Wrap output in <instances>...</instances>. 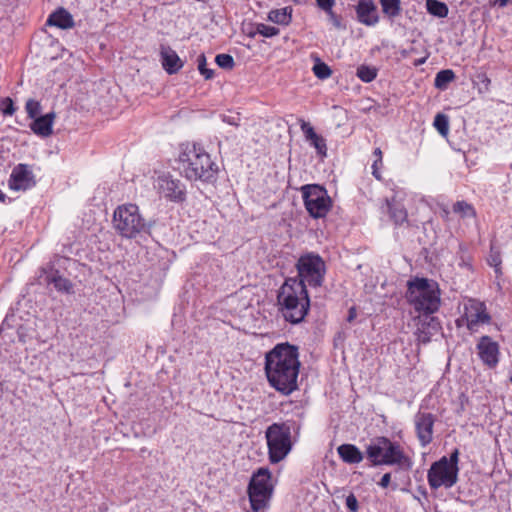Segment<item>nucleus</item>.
Returning a JSON list of instances; mask_svg holds the SVG:
<instances>
[{
    "label": "nucleus",
    "instance_id": "39",
    "mask_svg": "<svg viewBox=\"0 0 512 512\" xmlns=\"http://www.w3.org/2000/svg\"><path fill=\"white\" fill-rule=\"evenodd\" d=\"M0 109L2 110V113L4 115H13L16 111L15 107H14V103H13V100L10 98V97H6L4 99L1 100L0 102Z\"/></svg>",
    "mask_w": 512,
    "mask_h": 512
},
{
    "label": "nucleus",
    "instance_id": "17",
    "mask_svg": "<svg viewBox=\"0 0 512 512\" xmlns=\"http://www.w3.org/2000/svg\"><path fill=\"white\" fill-rule=\"evenodd\" d=\"M357 20L366 26H375L379 22L377 6L373 0H358L355 7Z\"/></svg>",
    "mask_w": 512,
    "mask_h": 512
},
{
    "label": "nucleus",
    "instance_id": "12",
    "mask_svg": "<svg viewBox=\"0 0 512 512\" xmlns=\"http://www.w3.org/2000/svg\"><path fill=\"white\" fill-rule=\"evenodd\" d=\"M154 188L159 195L172 202H182L186 197L185 185L168 173H162L154 181Z\"/></svg>",
    "mask_w": 512,
    "mask_h": 512
},
{
    "label": "nucleus",
    "instance_id": "25",
    "mask_svg": "<svg viewBox=\"0 0 512 512\" xmlns=\"http://www.w3.org/2000/svg\"><path fill=\"white\" fill-rule=\"evenodd\" d=\"M46 281L48 284H53L55 289L62 293L70 294L73 292V284L71 281L59 274L58 271H51L47 277Z\"/></svg>",
    "mask_w": 512,
    "mask_h": 512
},
{
    "label": "nucleus",
    "instance_id": "28",
    "mask_svg": "<svg viewBox=\"0 0 512 512\" xmlns=\"http://www.w3.org/2000/svg\"><path fill=\"white\" fill-rule=\"evenodd\" d=\"M427 11L438 18H445L448 15V6L438 0H426Z\"/></svg>",
    "mask_w": 512,
    "mask_h": 512
},
{
    "label": "nucleus",
    "instance_id": "42",
    "mask_svg": "<svg viewBox=\"0 0 512 512\" xmlns=\"http://www.w3.org/2000/svg\"><path fill=\"white\" fill-rule=\"evenodd\" d=\"M317 5L325 12H330L335 4V0H316Z\"/></svg>",
    "mask_w": 512,
    "mask_h": 512
},
{
    "label": "nucleus",
    "instance_id": "8",
    "mask_svg": "<svg viewBox=\"0 0 512 512\" xmlns=\"http://www.w3.org/2000/svg\"><path fill=\"white\" fill-rule=\"evenodd\" d=\"M300 190L304 206L312 218H323L328 214L332 200L324 187L318 184H307Z\"/></svg>",
    "mask_w": 512,
    "mask_h": 512
},
{
    "label": "nucleus",
    "instance_id": "43",
    "mask_svg": "<svg viewBox=\"0 0 512 512\" xmlns=\"http://www.w3.org/2000/svg\"><path fill=\"white\" fill-rule=\"evenodd\" d=\"M382 167V165H380L379 161H375L373 162L372 164V175L377 179V180H380L381 179V174L379 172V169Z\"/></svg>",
    "mask_w": 512,
    "mask_h": 512
},
{
    "label": "nucleus",
    "instance_id": "41",
    "mask_svg": "<svg viewBox=\"0 0 512 512\" xmlns=\"http://www.w3.org/2000/svg\"><path fill=\"white\" fill-rule=\"evenodd\" d=\"M459 451L458 449H455L449 458L448 459V462H449V466L450 467H453L457 470V472H459V467H458V461H459Z\"/></svg>",
    "mask_w": 512,
    "mask_h": 512
},
{
    "label": "nucleus",
    "instance_id": "44",
    "mask_svg": "<svg viewBox=\"0 0 512 512\" xmlns=\"http://www.w3.org/2000/svg\"><path fill=\"white\" fill-rule=\"evenodd\" d=\"M222 119L224 122L230 125L238 126L239 124V117L223 115Z\"/></svg>",
    "mask_w": 512,
    "mask_h": 512
},
{
    "label": "nucleus",
    "instance_id": "9",
    "mask_svg": "<svg viewBox=\"0 0 512 512\" xmlns=\"http://www.w3.org/2000/svg\"><path fill=\"white\" fill-rule=\"evenodd\" d=\"M297 270L300 279L306 286L308 284L312 287H318L322 285L324 275L326 272L325 262L323 259L315 253H306L302 255L297 262Z\"/></svg>",
    "mask_w": 512,
    "mask_h": 512
},
{
    "label": "nucleus",
    "instance_id": "24",
    "mask_svg": "<svg viewBox=\"0 0 512 512\" xmlns=\"http://www.w3.org/2000/svg\"><path fill=\"white\" fill-rule=\"evenodd\" d=\"M341 459L349 464H357L363 460L362 452L352 444H342L337 449Z\"/></svg>",
    "mask_w": 512,
    "mask_h": 512
},
{
    "label": "nucleus",
    "instance_id": "19",
    "mask_svg": "<svg viewBox=\"0 0 512 512\" xmlns=\"http://www.w3.org/2000/svg\"><path fill=\"white\" fill-rule=\"evenodd\" d=\"M440 323L436 317L420 318L417 323L415 335L420 343H428L432 336L436 335L440 330Z\"/></svg>",
    "mask_w": 512,
    "mask_h": 512
},
{
    "label": "nucleus",
    "instance_id": "10",
    "mask_svg": "<svg viewBox=\"0 0 512 512\" xmlns=\"http://www.w3.org/2000/svg\"><path fill=\"white\" fill-rule=\"evenodd\" d=\"M270 477L271 475L267 468H260L251 478L248 495L254 512H259L267 506L272 490Z\"/></svg>",
    "mask_w": 512,
    "mask_h": 512
},
{
    "label": "nucleus",
    "instance_id": "31",
    "mask_svg": "<svg viewBox=\"0 0 512 512\" xmlns=\"http://www.w3.org/2000/svg\"><path fill=\"white\" fill-rule=\"evenodd\" d=\"M357 77L363 82L369 83L377 76V69L372 66L360 65L356 72Z\"/></svg>",
    "mask_w": 512,
    "mask_h": 512
},
{
    "label": "nucleus",
    "instance_id": "37",
    "mask_svg": "<svg viewBox=\"0 0 512 512\" xmlns=\"http://www.w3.org/2000/svg\"><path fill=\"white\" fill-rule=\"evenodd\" d=\"M217 65L223 69H232L234 67V59L229 54H218L215 58Z\"/></svg>",
    "mask_w": 512,
    "mask_h": 512
},
{
    "label": "nucleus",
    "instance_id": "3",
    "mask_svg": "<svg viewBox=\"0 0 512 512\" xmlns=\"http://www.w3.org/2000/svg\"><path fill=\"white\" fill-rule=\"evenodd\" d=\"M178 170L190 181H212L217 172V165L210 155L196 144H183L178 157Z\"/></svg>",
    "mask_w": 512,
    "mask_h": 512
},
{
    "label": "nucleus",
    "instance_id": "4",
    "mask_svg": "<svg viewBox=\"0 0 512 512\" xmlns=\"http://www.w3.org/2000/svg\"><path fill=\"white\" fill-rule=\"evenodd\" d=\"M367 458L374 466L389 465L397 466L399 469L408 470L412 461L397 442L387 437L375 438L366 448Z\"/></svg>",
    "mask_w": 512,
    "mask_h": 512
},
{
    "label": "nucleus",
    "instance_id": "16",
    "mask_svg": "<svg viewBox=\"0 0 512 512\" xmlns=\"http://www.w3.org/2000/svg\"><path fill=\"white\" fill-rule=\"evenodd\" d=\"M414 422L418 440L425 447L432 442L435 417L431 413L418 412Z\"/></svg>",
    "mask_w": 512,
    "mask_h": 512
},
{
    "label": "nucleus",
    "instance_id": "1",
    "mask_svg": "<svg viewBox=\"0 0 512 512\" xmlns=\"http://www.w3.org/2000/svg\"><path fill=\"white\" fill-rule=\"evenodd\" d=\"M299 368L298 349L288 343L278 344L266 354L267 380L273 388L284 395H289L298 388Z\"/></svg>",
    "mask_w": 512,
    "mask_h": 512
},
{
    "label": "nucleus",
    "instance_id": "22",
    "mask_svg": "<svg viewBox=\"0 0 512 512\" xmlns=\"http://www.w3.org/2000/svg\"><path fill=\"white\" fill-rule=\"evenodd\" d=\"M55 117L56 114L54 112H50L45 115L39 116L37 118L32 119L33 121L30 123L29 127L31 131L37 136H40L42 138L49 137L53 133V124Z\"/></svg>",
    "mask_w": 512,
    "mask_h": 512
},
{
    "label": "nucleus",
    "instance_id": "5",
    "mask_svg": "<svg viewBox=\"0 0 512 512\" xmlns=\"http://www.w3.org/2000/svg\"><path fill=\"white\" fill-rule=\"evenodd\" d=\"M406 298L415 311L425 315L433 314L440 306L438 284L426 278H415L409 281Z\"/></svg>",
    "mask_w": 512,
    "mask_h": 512
},
{
    "label": "nucleus",
    "instance_id": "35",
    "mask_svg": "<svg viewBox=\"0 0 512 512\" xmlns=\"http://www.w3.org/2000/svg\"><path fill=\"white\" fill-rule=\"evenodd\" d=\"M312 70H313V73L315 74V76L322 80L329 78L332 73L329 66L327 64H325L324 62H321L319 59L314 64Z\"/></svg>",
    "mask_w": 512,
    "mask_h": 512
},
{
    "label": "nucleus",
    "instance_id": "40",
    "mask_svg": "<svg viewBox=\"0 0 512 512\" xmlns=\"http://www.w3.org/2000/svg\"><path fill=\"white\" fill-rule=\"evenodd\" d=\"M346 506L352 512H357L359 509L358 500L354 494H349L346 497Z\"/></svg>",
    "mask_w": 512,
    "mask_h": 512
},
{
    "label": "nucleus",
    "instance_id": "51",
    "mask_svg": "<svg viewBox=\"0 0 512 512\" xmlns=\"http://www.w3.org/2000/svg\"><path fill=\"white\" fill-rule=\"evenodd\" d=\"M425 61H426V58L418 59V60H416V61H415L414 65H415V66L422 65V64H424V63H425Z\"/></svg>",
    "mask_w": 512,
    "mask_h": 512
},
{
    "label": "nucleus",
    "instance_id": "2",
    "mask_svg": "<svg viewBox=\"0 0 512 512\" xmlns=\"http://www.w3.org/2000/svg\"><path fill=\"white\" fill-rule=\"evenodd\" d=\"M278 311L285 321L302 322L308 313L310 300L306 286L297 278H288L277 293Z\"/></svg>",
    "mask_w": 512,
    "mask_h": 512
},
{
    "label": "nucleus",
    "instance_id": "49",
    "mask_svg": "<svg viewBox=\"0 0 512 512\" xmlns=\"http://www.w3.org/2000/svg\"><path fill=\"white\" fill-rule=\"evenodd\" d=\"M449 214H450V212H449V210L446 207L442 208V210H441V217L443 219L448 220Z\"/></svg>",
    "mask_w": 512,
    "mask_h": 512
},
{
    "label": "nucleus",
    "instance_id": "33",
    "mask_svg": "<svg viewBox=\"0 0 512 512\" xmlns=\"http://www.w3.org/2000/svg\"><path fill=\"white\" fill-rule=\"evenodd\" d=\"M453 211L455 213L460 214L461 217H463V218H466V217L473 218L476 215V212H475L474 208L472 207V205L468 204L465 201H457L453 206Z\"/></svg>",
    "mask_w": 512,
    "mask_h": 512
},
{
    "label": "nucleus",
    "instance_id": "30",
    "mask_svg": "<svg viewBox=\"0 0 512 512\" xmlns=\"http://www.w3.org/2000/svg\"><path fill=\"white\" fill-rule=\"evenodd\" d=\"M433 126L438 131V133L443 136L447 137L449 133V118L447 115L438 113L433 122Z\"/></svg>",
    "mask_w": 512,
    "mask_h": 512
},
{
    "label": "nucleus",
    "instance_id": "47",
    "mask_svg": "<svg viewBox=\"0 0 512 512\" xmlns=\"http://www.w3.org/2000/svg\"><path fill=\"white\" fill-rule=\"evenodd\" d=\"M357 316V312H356V309L354 307H351L349 309V313H348V317H347V321L348 322H352Z\"/></svg>",
    "mask_w": 512,
    "mask_h": 512
},
{
    "label": "nucleus",
    "instance_id": "20",
    "mask_svg": "<svg viewBox=\"0 0 512 512\" xmlns=\"http://www.w3.org/2000/svg\"><path fill=\"white\" fill-rule=\"evenodd\" d=\"M301 131L305 136V140L315 148L317 154L324 158L327 156V144L324 137L317 134L314 128L310 125V123L301 120L300 124Z\"/></svg>",
    "mask_w": 512,
    "mask_h": 512
},
{
    "label": "nucleus",
    "instance_id": "38",
    "mask_svg": "<svg viewBox=\"0 0 512 512\" xmlns=\"http://www.w3.org/2000/svg\"><path fill=\"white\" fill-rule=\"evenodd\" d=\"M198 70L206 78L211 79L213 77V70L207 69L206 57L202 54L197 59Z\"/></svg>",
    "mask_w": 512,
    "mask_h": 512
},
{
    "label": "nucleus",
    "instance_id": "6",
    "mask_svg": "<svg viewBox=\"0 0 512 512\" xmlns=\"http://www.w3.org/2000/svg\"><path fill=\"white\" fill-rule=\"evenodd\" d=\"M291 429L290 422L273 423L265 431L268 455L271 463L276 464L282 461L291 451Z\"/></svg>",
    "mask_w": 512,
    "mask_h": 512
},
{
    "label": "nucleus",
    "instance_id": "36",
    "mask_svg": "<svg viewBox=\"0 0 512 512\" xmlns=\"http://www.w3.org/2000/svg\"><path fill=\"white\" fill-rule=\"evenodd\" d=\"M487 260H488V264L495 268V273L501 274V267H500L501 263H502L501 255H500L499 250L495 249L494 246H491V251H490V254H489Z\"/></svg>",
    "mask_w": 512,
    "mask_h": 512
},
{
    "label": "nucleus",
    "instance_id": "32",
    "mask_svg": "<svg viewBox=\"0 0 512 512\" xmlns=\"http://www.w3.org/2000/svg\"><path fill=\"white\" fill-rule=\"evenodd\" d=\"M279 32H280L279 29L274 26H269L264 23H258L255 26V31L250 32L249 35L251 37H254L256 34H260L264 37L270 38V37H274V36L278 35Z\"/></svg>",
    "mask_w": 512,
    "mask_h": 512
},
{
    "label": "nucleus",
    "instance_id": "34",
    "mask_svg": "<svg viewBox=\"0 0 512 512\" xmlns=\"http://www.w3.org/2000/svg\"><path fill=\"white\" fill-rule=\"evenodd\" d=\"M25 110L28 118L34 119L41 116L42 106L39 101L35 99H28L25 104Z\"/></svg>",
    "mask_w": 512,
    "mask_h": 512
},
{
    "label": "nucleus",
    "instance_id": "15",
    "mask_svg": "<svg viewBox=\"0 0 512 512\" xmlns=\"http://www.w3.org/2000/svg\"><path fill=\"white\" fill-rule=\"evenodd\" d=\"M8 185L15 191H25L35 185L33 173L26 164H18L11 172Z\"/></svg>",
    "mask_w": 512,
    "mask_h": 512
},
{
    "label": "nucleus",
    "instance_id": "48",
    "mask_svg": "<svg viewBox=\"0 0 512 512\" xmlns=\"http://www.w3.org/2000/svg\"><path fill=\"white\" fill-rule=\"evenodd\" d=\"M373 154L375 156V161H379L380 165H382L383 162H382V151H381V149L380 148H376L374 150Z\"/></svg>",
    "mask_w": 512,
    "mask_h": 512
},
{
    "label": "nucleus",
    "instance_id": "29",
    "mask_svg": "<svg viewBox=\"0 0 512 512\" xmlns=\"http://www.w3.org/2000/svg\"><path fill=\"white\" fill-rule=\"evenodd\" d=\"M454 78L455 74L452 70H441L436 74L434 85L438 89H445L447 85L454 80Z\"/></svg>",
    "mask_w": 512,
    "mask_h": 512
},
{
    "label": "nucleus",
    "instance_id": "18",
    "mask_svg": "<svg viewBox=\"0 0 512 512\" xmlns=\"http://www.w3.org/2000/svg\"><path fill=\"white\" fill-rule=\"evenodd\" d=\"M478 354L481 360L488 366L494 367L499 359V346L488 336H483L478 345Z\"/></svg>",
    "mask_w": 512,
    "mask_h": 512
},
{
    "label": "nucleus",
    "instance_id": "52",
    "mask_svg": "<svg viewBox=\"0 0 512 512\" xmlns=\"http://www.w3.org/2000/svg\"><path fill=\"white\" fill-rule=\"evenodd\" d=\"M4 197L5 195L3 193L0 192V201H3L4 200Z\"/></svg>",
    "mask_w": 512,
    "mask_h": 512
},
{
    "label": "nucleus",
    "instance_id": "45",
    "mask_svg": "<svg viewBox=\"0 0 512 512\" xmlns=\"http://www.w3.org/2000/svg\"><path fill=\"white\" fill-rule=\"evenodd\" d=\"M390 481H391V474L390 473H385L380 482H379V485L382 487V488H387L390 484Z\"/></svg>",
    "mask_w": 512,
    "mask_h": 512
},
{
    "label": "nucleus",
    "instance_id": "14",
    "mask_svg": "<svg viewBox=\"0 0 512 512\" xmlns=\"http://www.w3.org/2000/svg\"><path fill=\"white\" fill-rule=\"evenodd\" d=\"M464 317L467 322V328L474 331L481 324L490 322V315L483 302L475 299H469L464 306Z\"/></svg>",
    "mask_w": 512,
    "mask_h": 512
},
{
    "label": "nucleus",
    "instance_id": "21",
    "mask_svg": "<svg viewBox=\"0 0 512 512\" xmlns=\"http://www.w3.org/2000/svg\"><path fill=\"white\" fill-rule=\"evenodd\" d=\"M160 61L163 69L170 75L177 73L184 65L176 51L168 45L160 46Z\"/></svg>",
    "mask_w": 512,
    "mask_h": 512
},
{
    "label": "nucleus",
    "instance_id": "46",
    "mask_svg": "<svg viewBox=\"0 0 512 512\" xmlns=\"http://www.w3.org/2000/svg\"><path fill=\"white\" fill-rule=\"evenodd\" d=\"M329 17H330V20L332 21V23L336 26V27H340V19L339 17L333 12V10L331 9L330 12H327Z\"/></svg>",
    "mask_w": 512,
    "mask_h": 512
},
{
    "label": "nucleus",
    "instance_id": "23",
    "mask_svg": "<svg viewBox=\"0 0 512 512\" xmlns=\"http://www.w3.org/2000/svg\"><path fill=\"white\" fill-rule=\"evenodd\" d=\"M46 24L61 29H70L74 26V20L67 10L59 8L48 17Z\"/></svg>",
    "mask_w": 512,
    "mask_h": 512
},
{
    "label": "nucleus",
    "instance_id": "7",
    "mask_svg": "<svg viewBox=\"0 0 512 512\" xmlns=\"http://www.w3.org/2000/svg\"><path fill=\"white\" fill-rule=\"evenodd\" d=\"M113 226L125 238H135L146 230V222L134 204L121 205L114 211Z\"/></svg>",
    "mask_w": 512,
    "mask_h": 512
},
{
    "label": "nucleus",
    "instance_id": "11",
    "mask_svg": "<svg viewBox=\"0 0 512 512\" xmlns=\"http://www.w3.org/2000/svg\"><path fill=\"white\" fill-rule=\"evenodd\" d=\"M427 480L432 489L451 488L458 481V472L449 466L447 457L434 462L428 470Z\"/></svg>",
    "mask_w": 512,
    "mask_h": 512
},
{
    "label": "nucleus",
    "instance_id": "13",
    "mask_svg": "<svg viewBox=\"0 0 512 512\" xmlns=\"http://www.w3.org/2000/svg\"><path fill=\"white\" fill-rule=\"evenodd\" d=\"M405 197L404 190H393V195L385 199V206L382 207L396 226L407 222L408 213L403 204Z\"/></svg>",
    "mask_w": 512,
    "mask_h": 512
},
{
    "label": "nucleus",
    "instance_id": "27",
    "mask_svg": "<svg viewBox=\"0 0 512 512\" xmlns=\"http://www.w3.org/2000/svg\"><path fill=\"white\" fill-rule=\"evenodd\" d=\"M383 14L393 20L396 17L400 16L402 8H401V0H379Z\"/></svg>",
    "mask_w": 512,
    "mask_h": 512
},
{
    "label": "nucleus",
    "instance_id": "50",
    "mask_svg": "<svg viewBox=\"0 0 512 512\" xmlns=\"http://www.w3.org/2000/svg\"><path fill=\"white\" fill-rule=\"evenodd\" d=\"M496 1L498 2L500 7H505L509 2V0H496Z\"/></svg>",
    "mask_w": 512,
    "mask_h": 512
},
{
    "label": "nucleus",
    "instance_id": "26",
    "mask_svg": "<svg viewBox=\"0 0 512 512\" xmlns=\"http://www.w3.org/2000/svg\"><path fill=\"white\" fill-rule=\"evenodd\" d=\"M292 11L290 6L271 10L268 14V19L279 25H288L292 20Z\"/></svg>",
    "mask_w": 512,
    "mask_h": 512
}]
</instances>
